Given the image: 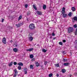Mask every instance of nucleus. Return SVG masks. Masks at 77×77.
Instances as JSON below:
<instances>
[{"mask_svg": "<svg viewBox=\"0 0 77 77\" xmlns=\"http://www.w3.org/2000/svg\"><path fill=\"white\" fill-rule=\"evenodd\" d=\"M68 30L67 33H71L74 32V29L72 27H69L68 28Z\"/></svg>", "mask_w": 77, "mask_h": 77, "instance_id": "obj_1", "label": "nucleus"}, {"mask_svg": "<svg viewBox=\"0 0 77 77\" xmlns=\"http://www.w3.org/2000/svg\"><path fill=\"white\" fill-rule=\"evenodd\" d=\"M29 28L31 30H33L35 28V24L33 23L30 24L29 26Z\"/></svg>", "mask_w": 77, "mask_h": 77, "instance_id": "obj_2", "label": "nucleus"}, {"mask_svg": "<svg viewBox=\"0 0 77 77\" xmlns=\"http://www.w3.org/2000/svg\"><path fill=\"white\" fill-rule=\"evenodd\" d=\"M61 13V15L64 18H66V17H68V14L66 13V12H64V13Z\"/></svg>", "mask_w": 77, "mask_h": 77, "instance_id": "obj_3", "label": "nucleus"}, {"mask_svg": "<svg viewBox=\"0 0 77 77\" xmlns=\"http://www.w3.org/2000/svg\"><path fill=\"white\" fill-rule=\"evenodd\" d=\"M6 38H3L2 39V42L4 44H6Z\"/></svg>", "mask_w": 77, "mask_h": 77, "instance_id": "obj_4", "label": "nucleus"}, {"mask_svg": "<svg viewBox=\"0 0 77 77\" xmlns=\"http://www.w3.org/2000/svg\"><path fill=\"white\" fill-rule=\"evenodd\" d=\"M37 14L38 15H42V12L40 11H37Z\"/></svg>", "mask_w": 77, "mask_h": 77, "instance_id": "obj_5", "label": "nucleus"}, {"mask_svg": "<svg viewBox=\"0 0 77 77\" xmlns=\"http://www.w3.org/2000/svg\"><path fill=\"white\" fill-rule=\"evenodd\" d=\"M64 12H65V8L64 7L63 8H62L61 13H63Z\"/></svg>", "mask_w": 77, "mask_h": 77, "instance_id": "obj_6", "label": "nucleus"}, {"mask_svg": "<svg viewBox=\"0 0 77 77\" xmlns=\"http://www.w3.org/2000/svg\"><path fill=\"white\" fill-rule=\"evenodd\" d=\"M33 50V48H31L29 49H27L26 51H32Z\"/></svg>", "mask_w": 77, "mask_h": 77, "instance_id": "obj_7", "label": "nucleus"}, {"mask_svg": "<svg viewBox=\"0 0 77 77\" xmlns=\"http://www.w3.org/2000/svg\"><path fill=\"white\" fill-rule=\"evenodd\" d=\"M71 9H72V11H73V12H74V11H75V8L74 7H72Z\"/></svg>", "mask_w": 77, "mask_h": 77, "instance_id": "obj_8", "label": "nucleus"}, {"mask_svg": "<svg viewBox=\"0 0 77 77\" xmlns=\"http://www.w3.org/2000/svg\"><path fill=\"white\" fill-rule=\"evenodd\" d=\"M63 65L64 66H68L69 65V63H64Z\"/></svg>", "mask_w": 77, "mask_h": 77, "instance_id": "obj_9", "label": "nucleus"}, {"mask_svg": "<svg viewBox=\"0 0 77 77\" xmlns=\"http://www.w3.org/2000/svg\"><path fill=\"white\" fill-rule=\"evenodd\" d=\"M15 73L14 74H16L17 75L18 74V71L16 69H15L14 70Z\"/></svg>", "mask_w": 77, "mask_h": 77, "instance_id": "obj_10", "label": "nucleus"}, {"mask_svg": "<svg viewBox=\"0 0 77 77\" xmlns=\"http://www.w3.org/2000/svg\"><path fill=\"white\" fill-rule=\"evenodd\" d=\"M13 51L14 52H17L18 51V49L17 48H14L13 49Z\"/></svg>", "mask_w": 77, "mask_h": 77, "instance_id": "obj_11", "label": "nucleus"}, {"mask_svg": "<svg viewBox=\"0 0 77 77\" xmlns=\"http://www.w3.org/2000/svg\"><path fill=\"white\" fill-rule=\"evenodd\" d=\"M32 6L33 8L35 9V10H37V8H36V6H35V5H33Z\"/></svg>", "mask_w": 77, "mask_h": 77, "instance_id": "obj_12", "label": "nucleus"}, {"mask_svg": "<svg viewBox=\"0 0 77 77\" xmlns=\"http://www.w3.org/2000/svg\"><path fill=\"white\" fill-rule=\"evenodd\" d=\"M18 65L19 66H23V64L21 63H18Z\"/></svg>", "mask_w": 77, "mask_h": 77, "instance_id": "obj_13", "label": "nucleus"}, {"mask_svg": "<svg viewBox=\"0 0 77 77\" xmlns=\"http://www.w3.org/2000/svg\"><path fill=\"white\" fill-rule=\"evenodd\" d=\"M35 63L36 65V66L38 67V66H39V63H38V62H37Z\"/></svg>", "mask_w": 77, "mask_h": 77, "instance_id": "obj_14", "label": "nucleus"}, {"mask_svg": "<svg viewBox=\"0 0 77 77\" xmlns=\"http://www.w3.org/2000/svg\"><path fill=\"white\" fill-rule=\"evenodd\" d=\"M29 39L30 41H32V40H33V37H29Z\"/></svg>", "mask_w": 77, "mask_h": 77, "instance_id": "obj_15", "label": "nucleus"}, {"mask_svg": "<svg viewBox=\"0 0 77 77\" xmlns=\"http://www.w3.org/2000/svg\"><path fill=\"white\" fill-rule=\"evenodd\" d=\"M62 72L63 73H64L66 72V70L65 69H63L62 70Z\"/></svg>", "mask_w": 77, "mask_h": 77, "instance_id": "obj_16", "label": "nucleus"}, {"mask_svg": "<svg viewBox=\"0 0 77 77\" xmlns=\"http://www.w3.org/2000/svg\"><path fill=\"white\" fill-rule=\"evenodd\" d=\"M42 51L43 52H44V53H45L47 51V50H45L44 49H42Z\"/></svg>", "mask_w": 77, "mask_h": 77, "instance_id": "obj_17", "label": "nucleus"}, {"mask_svg": "<svg viewBox=\"0 0 77 77\" xmlns=\"http://www.w3.org/2000/svg\"><path fill=\"white\" fill-rule=\"evenodd\" d=\"M12 64H13V62H11V63L9 64V66H11L12 65Z\"/></svg>", "mask_w": 77, "mask_h": 77, "instance_id": "obj_18", "label": "nucleus"}, {"mask_svg": "<svg viewBox=\"0 0 77 77\" xmlns=\"http://www.w3.org/2000/svg\"><path fill=\"white\" fill-rule=\"evenodd\" d=\"M73 20L75 21H77V17H75L73 18Z\"/></svg>", "mask_w": 77, "mask_h": 77, "instance_id": "obj_19", "label": "nucleus"}, {"mask_svg": "<svg viewBox=\"0 0 77 77\" xmlns=\"http://www.w3.org/2000/svg\"><path fill=\"white\" fill-rule=\"evenodd\" d=\"M30 58H33V54H31L30 56Z\"/></svg>", "mask_w": 77, "mask_h": 77, "instance_id": "obj_20", "label": "nucleus"}, {"mask_svg": "<svg viewBox=\"0 0 77 77\" xmlns=\"http://www.w3.org/2000/svg\"><path fill=\"white\" fill-rule=\"evenodd\" d=\"M63 62H66V61H67V59L65 58H63Z\"/></svg>", "mask_w": 77, "mask_h": 77, "instance_id": "obj_21", "label": "nucleus"}, {"mask_svg": "<svg viewBox=\"0 0 77 77\" xmlns=\"http://www.w3.org/2000/svg\"><path fill=\"white\" fill-rule=\"evenodd\" d=\"M68 15L69 17H71L72 15V13H71V12H70L69 14H68Z\"/></svg>", "mask_w": 77, "mask_h": 77, "instance_id": "obj_22", "label": "nucleus"}, {"mask_svg": "<svg viewBox=\"0 0 77 77\" xmlns=\"http://www.w3.org/2000/svg\"><path fill=\"white\" fill-rule=\"evenodd\" d=\"M18 69L19 70H21V67L20 66H19L18 67Z\"/></svg>", "mask_w": 77, "mask_h": 77, "instance_id": "obj_23", "label": "nucleus"}, {"mask_svg": "<svg viewBox=\"0 0 77 77\" xmlns=\"http://www.w3.org/2000/svg\"><path fill=\"white\" fill-rule=\"evenodd\" d=\"M22 18V17L21 16H20L18 19V20L19 21V20H21V19Z\"/></svg>", "mask_w": 77, "mask_h": 77, "instance_id": "obj_24", "label": "nucleus"}, {"mask_svg": "<svg viewBox=\"0 0 77 77\" xmlns=\"http://www.w3.org/2000/svg\"><path fill=\"white\" fill-rule=\"evenodd\" d=\"M59 44L60 45H63V43L61 42H59Z\"/></svg>", "mask_w": 77, "mask_h": 77, "instance_id": "obj_25", "label": "nucleus"}, {"mask_svg": "<svg viewBox=\"0 0 77 77\" xmlns=\"http://www.w3.org/2000/svg\"><path fill=\"white\" fill-rule=\"evenodd\" d=\"M43 9H46V5H43Z\"/></svg>", "mask_w": 77, "mask_h": 77, "instance_id": "obj_26", "label": "nucleus"}, {"mask_svg": "<svg viewBox=\"0 0 77 77\" xmlns=\"http://www.w3.org/2000/svg\"><path fill=\"white\" fill-rule=\"evenodd\" d=\"M52 75H53V74L52 73H51L48 75V76L49 77H52Z\"/></svg>", "mask_w": 77, "mask_h": 77, "instance_id": "obj_27", "label": "nucleus"}, {"mask_svg": "<svg viewBox=\"0 0 77 77\" xmlns=\"http://www.w3.org/2000/svg\"><path fill=\"white\" fill-rule=\"evenodd\" d=\"M16 26H17V27H20V25L19 24H16Z\"/></svg>", "mask_w": 77, "mask_h": 77, "instance_id": "obj_28", "label": "nucleus"}, {"mask_svg": "<svg viewBox=\"0 0 77 77\" xmlns=\"http://www.w3.org/2000/svg\"><path fill=\"white\" fill-rule=\"evenodd\" d=\"M77 35V28L76 29V31L75 33V35Z\"/></svg>", "mask_w": 77, "mask_h": 77, "instance_id": "obj_29", "label": "nucleus"}, {"mask_svg": "<svg viewBox=\"0 0 77 77\" xmlns=\"http://www.w3.org/2000/svg\"><path fill=\"white\" fill-rule=\"evenodd\" d=\"M77 27V26L76 24L74 25L73 26V27H74V28H76V27Z\"/></svg>", "mask_w": 77, "mask_h": 77, "instance_id": "obj_30", "label": "nucleus"}, {"mask_svg": "<svg viewBox=\"0 0 77 77\" xmlns=\"http://www.w3.org/2000/svg\"><path fill=\"white\" fill-rule=\"evenodd\" d=\"M35 58H33L32 59V62H33V61H35Z\"/></svg>", "mask_w": 77, "mask_h": 77, "instance_id": "obj_31", "label": "nucleus"}, {"mask_svg": "<svg viewBox=\"0 0 77 77\" xmlns=\"http://www.w3.org/2000/svg\"><path fill=\"white\" fill-rule=\"evenodd\" d=\"M33 65H31L30 66V68L31 69H33Z\"/></svg>", "mask_w": 77, "mask_h": 77, "instance_id": "obj_32", "label": "nucleus"}, {"mask_svg": "<svg viewBox=\"0 0 77 77\" xmlns=\"http://www.w3.org/2000/svg\"><path fill=\"white\" fill-rule=\"evenodd\" d=\"M59 64H57L55 65V66H57V67H59Z\"/></svg>", "mask_w": 77, "mask_h": 77, "instance_id": "obj_33", "label": "nucleus"}, {"mask_svg": "<svg viewBox=\"0 0 77 77\" xmlns=\"http://www.w3.org/2000/svg\"><path fill=\"white\" fill-rule=\"evenodd\" d=\"M28 6V5H27V4H26L25 5V7L26 8H27Z\"/></svg>", "mask_w": 77, "mask_h": 77, "instance_id": "obj_34", "label": "nucleus"}, {"mask_svg": "<svg viewBox=\"0 0 77 77\" xmlns=\"http://www.w3.org/2000/svg\"><path fill=\"white\" fill-rule=\"evenodd\" d=\"M19 24V26H21V25H23V24L22 23H20Z\"/></svg>", "mask_w": 77, "mask_h": 77, "instance_id": "obj_35", "label": "nucleus"}, {"mask_svg": "<svg viewBox=\"0 0 77 77\" xmlns=\"http://www.w3.org/2000/svg\"><path fill=\"white\" fill-rule=\"evenodd\" d=\"M14 65H17V62H14Z\"/></svg>", "mask_w": 77, "mask_h": 77, "instance_id": "obj_36", "label": "nucleus"}, {"mask_svg": "<svg viewBox=\"0 0 77 77\" xmlns=\"http://www.w3.org/2000/svg\"><path fill=\"white\" fill-rule=\"evenodd\" d=\"M24 72H26L27 71V69H24Z\"/></svg>", "mask_w": 77, "mask_h": 77, "instance_id": "obj_37", "label": "nucleus"}, {"mask_svg": "<svg viewBox=\"0 0 77 77\" xmlns=\"http://www.w3.org/2000/svg\"><path fill=\"white\" fill-rule=\"evenodd\" d=\"M52 36H55V34H54V32H53V33H52Z\"/></svg>", "mask_w": 77, "mask_h": 77, "instance_id": "obj_38", "label": "nucleus"}, {"mask_svg": "<svg viewBox=\"0 0 77 77\" xmlns=\"http://www.w3.org/2000/svg\"><path fill=\"white\" fill-rule=\"evenodd\" d=\"M4 20H5V19H2V23H3V22L4 21Z\"/></svg>", "mask_w": 77, "mask_h": 77, "instance_id": "obj_39", "label": "nucleus"}, {"mask_svg": "<svg viewBox=\"0 0 77 77\" xmlns=\"http://www.w3.org/2000/svg\"><path fill=\"white\" fill-rule=\"evenodd\" d=\"M17 75L14 74V77H16V76H17Z\"/></svg>", "mask_w": 77, "mask_h": 77, "instance_id": "obj_40", "label": "nucleus"}, {"mask_svg": "<svg viewBox=\"0 0 77 77\" xmlns=\"http://www.w3.org/2000/svg\"><path fill=\"white\" fill-rule=\"evenodd\" d=\"M45 65H47V62H45Z\"/></svg>", "mask_w": 77, "mask_h": 77, "instance_id": "obj_41", "label": "nucleus"}, {"mask_svg": "<svg viewBox=\"0 0 77 77\" xmlns=\"http://www.w3.org/2000/svg\"><path fill=\"white\" fill-rule=\"evenodd\" d=\"M74 75H75V76H76V75H77V72H76L74 73Z\"/></svg>", "mask_w": 77, "mask_h": 77, "instance_id": "obj_42", "label": "nucleus"}, {"mask_svg": "<svg viewBox=\"0 0 77 77\" xmlns=\"http://www.w3.org/2000/svg\"><path fill=\"white\" fill-rule=\"evenodd\" d=\"M24 72L25 73V74H27V71H26V72Z\"/></svg>", "mask_w": 77, "mask_h": 77, "instance_id": "obj_43", "label": "nucleus"}, {"mask_svg": "<svg viewBox=\"0 0 77 77\" xmlns=\"http://www.w3.org/2000/svg\"><path fill=\"white\" fill-rule=\"evenodd\" d=\"M63 41V42H66V40H64Z\"/></svg>", "mask_w": 77, "mask_h": 77, "instance_id": "obj_44", "label": "nucleus"}, {"mask_svg": "<svg viewBox=\"0 0 77 77\" xmlns=\"http://www.w3.org/2000/svg\"><path fill=\"white\" fill-rule=\"evenodd\" d=\"M59 75V74H58V73H57L56 75V76H57V77H58Z\"/></svg>", "mask_w": 77, "mask_h": 77, "instance_id": "obj_45", "label": "nucleus"}, {"mask_svg": "<svg viewBox=\"0 0 77 77\" xmlns=\"http://www.w3.org/2000/svg\"><path fill=\"white\" fill-rule=\"evenodd\" d=\"M56 37H54V38H53V40H54V39H56Z\"/></svg>", "mask_w": 77, "mask_h": 77, "instance_id": "obj_46", "label": "nucleus"}, {"mask_svg": "<svg viewBox=\"0 0 77 77\" xmlns=\"http://www.w3.org/2000/svg\"><path fill=\"white\" fill-rule=\"evenodd\" d=\"M12 42V40H11L10 41V42Z\"/></svg>", "mask_w": 77, "mask_h": 77, "instance_id": "obj_47", "label": "nucleus"}, {"mask_svg": "<svg viewBox=\"0 0 77 77\" xmlns=\"http://www.w3.org/2000/svg\"><path fill=\"white\" fill-rule=\"evenodd\" d=\"M27 21H29V20H28V19H27Z\"/></svg>", "mask_w": 77, "mask_h": 77, "instance_id": "obj_48", "label": "nucleus"}, {"mask_svg": "<svg viewBox=\"0 0 77 77\" xmlns=\"http://www.w3.org/2000/svg\"><path fill=\"white\" fill-rule=\"evenodd\" d=\"M38 45H39V44H38Z\"/></svg>", "mask_w": 77, "mask_h": 77, "instance_id": "obj_49", "label": "nucleus"}, {"mask_svg": "<svg viewBox=\"0 0 77 77\" xmlns=\"http://www.w3.org/2000/svg\"><path fill=\"white\" fill-rule=\"evenodd\" d=\"M50 38H51V37H50Z\"/></svg>", "mask_w": 77, "mask_h": 77, "instance_id": "obj_50", "label": "nucleus"}, {"mask_svg": "<svg viewBox=\"0 0 77 77\" xmlns=\"http://www.w3.org/2000/svg\"><path fill=\"white\" fill-rule=\"evenodd\" d=\"M76 44H77V42H76Z\"/></svg>", "mask_w": 77, "mask_h": 77, "instance_id": "obj_51", "label": "nucleus"}]
</instances>
